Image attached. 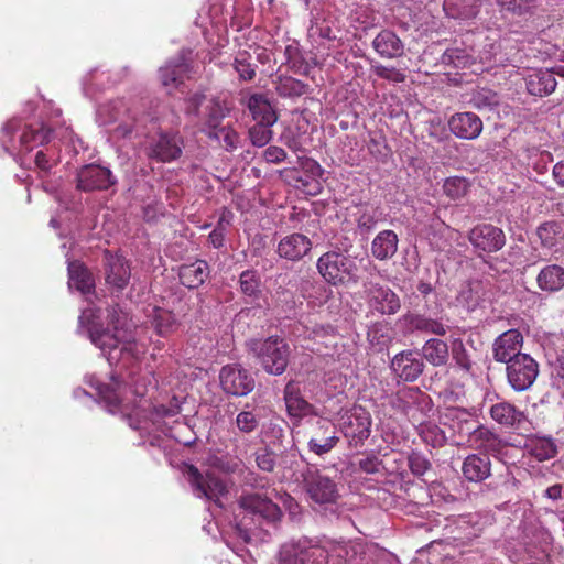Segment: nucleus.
Returning <instances> with one entry per match:
<instances>
[{
    "mask_svg": "<svg viewBox=\"0 0 564 564\" xmlns=\"http://www.w3.org/2000/svg\"><path fill=\"white\" fill-rule=\"evenodd\" d=\"M240 506L253 514L274 522L280 519L281 510L270 499L261 496L260 494H249L241 497Z\"/></svg>",
    "mask_w": 564,
    "mask_h": 564,
    "instance_id": "obj_23",
    "label": "nucleus"
},
{
    "mask_svg": "<svg viewBox=\"0 0 564 564\" xmlns=\"http://www.w3.org/2000/svg\"><path fill=\"white\" fill-rule=\"evenodd\" d=\"M223 390L231 395L243 397L254 388V380L248 370L239 365L224 366L219 373Z\"/></svg>",
    "mask_w": 564,
    "mask_h": 564,
    "instance_id": "obj_14",
    "label": "nucleus"
},
{
    "mask_svg": "<svg viewBox=\"0 0 564 564\" xmlns=\"http://www.w3.org/2000/svg\"><path fill=\"white\" fill-rule=\"evenodd\" d=\"M327 552L307 538L290 540L279 551V564H324Z\"/></svg>",
    "mask_w": 564,
    "mask_h": 564,
    "instance_id": "obj_7",
    "label": "nucleus"
},
{
    "mask_svg": "<svg viewBox=\"0 0 564 564\" xmlns=\"http://www.w3.org/2000/svg\"><path fill=\"white\" fill-rule=\"evenodd\" d=\"M464 477L474 482L487 479L491 474V462L488 456L468 455L462 466Z\"/></svg>",
    "mask_w": 564,
    "mask_h": 564,
    "instance_id": "obj_28",
    "label": "nucleus"
},
{
    "mask_svg": "<svg viewBox=\"0 0 564 564\" xmlns=\"http://www.w3.org/2000/svg\"><path fill=\"white\" fill-rule=\"evenodd\" d=\"M545 496L549 498V499H552V500H557L561 498L562 496V485L560 484H556V485H553L551 487H549L546 490H545Z\"/></svg>",
    "mask_w": 564,
    "mask_h": 564,
    "instance_id": "obj_63",
    "label": "nucleus"
},
{
    "mask_svg": "<svg viewBox=\"0 0 564 564\" xmlns=\"http://www.w3.org/2000/svg\"><path fill=\"white\" fill-rule=\"evenodd\" d=\"M236 426L241 433L250 434L259 426V417L253 411L243 410L236 416Z\"/></svg>",
    "mask_w": 564,
    "mask_h": 564,
    "instance_id": "obj_51",
    "label": "nucleus"
},
{
    "mask_svg": "<svg viewBox=\"0 0 564 564\" xmlns=\"http://www.w3.org/2000/svg\"><path fill=\"white\" fill-rule=\"evenodd\" d=\"M86 381L96 388L107 410L110 413L127 415L133 429L148 433L158 431L173 436L171 423L177 422L175 417L180 414L181 408L175 403L170 406L160 405L148 409L149 403L143 400V397L148 392V386L151 384L149 377L140 381L131 378L129 383H122L119 379L111 377L110 383L101 384L95 376H89Z\"/></svg>",
    "mask_w": 564,
    "mask_h": 564,
    "instance_id": "obj_1",
    "label": "nucleus"
},
{
    "mask_svg": "<svg viewBox=\"0 0 564 564\" xmlns=\"http://www.w3.org/2000/svg\"><path fill=\"white\" fill-rule=\"evenodd\" d=\"M527 451L539 462L547 460L556 456L557 445L552 437L536 436L527 444Z\"/></svg>",
    "mask_w": 564,
    "mask_h": 564,
    "instance_id": "obj_40",
    "label": "nucleus"
},
{
    "mask_svg": "<svg viewBox=\"0 0 564 564\" xmlns=\"http://www.w3.org/2000/svg\"><path fill=\"white\" fill-rule=\"evenodd\" d=\"M68 286L76 289L83 294L89 293L94 289V279L87 269L79 262L68 263Z\"/></svg>",
    "mask_w": 564,
    "mask_h": 564,
    "instance_id": "obj_37",
    "label": "nucleus"
},
{
    "mask_svg": "<svg viewBox=\"0 0 564 564\" xmlns=\"http://www.w3.org/2000/svg\"><path fill=\"white\" fill-rule=\"evenodd\" d=\"M209 268L206 261L197 260L189 264H183L180 268L178 276L183 285L188 289H195L202 285L207 279Z\"/></svg>",
    "mask_w": 564,
    "mask_h": 564,
    "instance_id": "obj_33",
    "label": "nucleus"
},
{
    "mask_svg": "<svg viewBox=\"0 0 564 564\" xmlns=\"http://www.w3.org/2000/svg\"><path fill=\"white\" fill-rule=\"evenodd\" d=\"M191 55V50H182L176 57L159 69V76L164 87L176 88L185 78L189 77Z\"/></svg>",
    "mask_w": 564,
    "mask_h": 564,
    "instance_id": "obj_15",
    "label": "nucleus"
},
{
    "mask_svg": "<svg viewBox=\"0 0 564 564\" xmlns=\"http://www.w3.org/2000/svg\"><path fill=\"white\" fill-rule=\"evenodd\" d=\"M256 462L260 469L264 471H272L275 466L273 453L264 449L256 454Z\"/></svg>",
    "mask_w": 564,
    "mask_h": 564,
    "instance_id": "obj_56",
    "label": "nucleus"
},
{
    "mask_svg": "<svg viewBox=\"0 0 564 564\" xmlns=\"http://www.w3.org/2000/svg\"><path fill=\"white\" fill-rule=\"evenodd\" d=\"M452 357L459 368L465 371H470L471 360L464 343L460 339H457L453 343Z\"/></svg>",
    "mask_w": 564,
    "mask_h": 564,
    "instance_id": "obj_52",
    "label": "nucleus"
},
{
    "mask_svg": "<svg viewBox=\"0 0 564 564\" xmlns=\"http://www.w3.org/2000/svg\"><path fill=\"white\" fill-rule=\"evenodd\" d=\"M226 108L218 100H208L199 119L203 123L202 131L206 133V131L219 129L221 120L226 117Z\"/></svg>",
    "mask_w": 564,
    "mask_h": 564,
    "instance_id": "obj_39",
    "label": "nucleus"
},
{
    "mask_svg": "<svg viewBox=\"0 0 564 564\" xmlns=\"http://www.w3.org/2000/svg\"><path fill=\"white\" fill-rule=\"evenodd\" d=\"M303 482L310 497L317 503L335 502L338 498L336 482L318 470L307 467L302 474Z\"/></svg>",
    "mask_w": 564,
    "mask_h": 564,
    "instance_id": "obj_11",
    "label": "nucleus"
},
{
    "mask_svg": "<svg viewBox=\"0 0 564 564\" xmlns=\"http://www.w3.org/2000/svg\"><path fill=\"white\" fill-rule=\"evenodd\" d=\"M448 126L457 138L465 140H474L482 131V121L473 112L456 113L449 119Z\"/></svg>",
    "mask_w": 564,
    "mask_h": 564,
    "instance_id": "obj_22",
    "label": "nucleus"
},
{
    "mask_svg": "<svg viewBox=\"0 0 564 564\" xmlns=\"http://www.w3.org/2000/svg\"><path fill=\"white\" fill-rule=\"evenodd\" d=\"M413 326L416 330L430 333L437 336H444L447 333V326L440 319H434L424 316H417L413 319Z\"/></svg>",
    "mask_w": 564,
    "mask_h": 564,
    "instance_id": "obj_48",
    "label": "nucleus"
},
{
    "mask_svg": "<svg viewBox=\"0 0 564 564\" xmlns=\"http://www.w3.org/2000/svg\"><path fill=\"white\" fill-rule=\"evenodd\" d=\"M499 96L491 89L480 88L473 94L471 104L480 110H492L499 105Z\"/></svg>",
    "mask_w": 564,
    "mask_h": 564,
    "instance_id": "obj_45",
    "label": "nucleus"
},
{
    "mask_svg": "<svg viewBox=\"0 0 564 564\" xmlns=\"http://www.w3.org/2000/svg\"><path fill=\"white\" fill-rule=\"evenodd\" d=\"M206 134L209 138L216 139L218 141L224 142V148L227 151H234L238 148L239 144V135L238 133L229 127H220L215 131H206Z\"/></svg>",
    "mask_w": 564,
    "mask_h": 564,
    "instance_id": "obj_49",
    "label": "nucleus"
},
{
    "mask_svg": "<svg viewBox=\"0 0 564 564\" xmlns=\"http://www.w3.org/2000/svg\"><path fill=\"white\" fill-rule=\"evenodd\" d=\"M105 259L107 284L118 291L123 290L128 285L131 275L127 260L122 256L110 254L109 252H106Z\"/></svg>",
    "mask_w": 564,
    "mask_h": 564,
    "instance_id": "obj_21",
    "label": "nucleus"
},
{
    "mask_svg": "<svg viewBox=\"0 0 564 564\" xmlns=\"http://www.w3.org/2000/svg\"><path fill=\"white\" fill-rule=\"evenodd\" d=\"M419 434L426 444L433 447H441L446 442L445 432L432 422L420 424Z\"/></svg>",
    "mask_w": 564,
    "mask_h": 564,
    "instance_id": "obj_42",
    "label": "nucleus"
},
{
    "mask_svg": "<svg viewBox=\"0 0 564 564\" xmlns=\"http://www.w3.org/2000/svg\"><path fill=\"white\" fill-rule=\"evenodd\" d=\"M263 156L269 163H280L285 160L286 152L276 145H270L264 150Z\"/></svg>",
    "mask_w": 564,
    "mask_h": 564,
    "instance_id": "obj_57",
    "label": "nucleus"
},
{
    "mask_svg": "<svg viewBox=\"0 0 564 564\" xmlns=\"http://www.w3.org/2000/svg\"><path fill=\"white\" fill-rule=\"evenodd\" d=\"M35 164L36 166L42 171H50L53 166L51 159L47 158V154L44 153L42 150L37 151L35 155Z\"/></svg>",
    "mask_w": 564,
    "mask_h": 564,
    "instance_id": "obj_61",
    "label": "nucleus"
},
{
    "mask_svg": "<svg viewBox=\"0 0 564 564\" xmlns=\"http://www.w3.org/2000/svg\"><path fill=\"white\" fill-rule=\"evenodd\" d=\"M241 292L249 297H258L260 294V276L254 270L241 272L239 278Z\"/></svg>",
    "mask_w": 564,
    "mask_h": 564,
    "instance_id": "obj_44",
    "label": "nucleus"
},
{
    "mask_svg": "<svg viewBox=\"0 0 564 564\" xmlns=\"http://www.w3.org/2000/svg\"><path fill=\"white\" fill-rule=\"evenodd\" d=\"M340 431L350 447H361L370 436L372 419L361 406H355L340 417Z\"/></svg>",
    "mask_w": 564,
    "mask_h": 564,
    "instance_id": "obj_8",
    "label": "nucleus"
},
{
    "mask_svg": "<svg viewBox=\"0 0 564 564\" xmlns=\"http://www.w3.org/2000/svg\"><path fill=\"white\" fill-rule=\"evenodd\" d=\"M480 6V0H444L443 9L452 19L471 20L479 13Z\"/></svg>",
    "mask_w": 564,
    "mask_h": 564,
    "instance_id": "obj_32",
    "label": "nucleus"
},
{
    "mask_svg": "<svg viewBox=\"0 0 564 564\" xmlns=\"http://www.w3.org/2000/svg\"><path fill=\"white\" fill-rule=\"evenodd\" d=\"M469 188V183L465 177L452 176L445 180L443 191L452 199L464 197Z\"/></svg>",
    "mask_w": 564,
    "mask_h": 564,
    "instance_id": "obj_46",
    "label": "nucleus"
},
{
    "mask_svg": "<svg viewBox=\"0 0 564 564\" xmlns=\"http://www.w3.org/2000/svg\"><path fill=\"white\" fill-rule=\"evenodd\" d=\"M420 355L434 367L445 366L449 358L448 345L438 338L427 339L422 346Z\"/></svg>",
    "mask_w": 564,
    "mask_h": 564,
    "instance_id": "obj_34",
    "label": "nucleus"
},
{
    "mask_svg": "<svg viewBox=\"0 0 564 564\" xmlns=\"http://www.w3.org/2000/svg\"><path fill=\"white\" fill-rule=\"evenodd\" d=\"M307 89L306 84L290 76H280L275 82L276 94L284 98L300 97L306 94Z\"/></svg>",
    "mask_w": 564,
    "mask_h": 564,
    "instance_id": "obj_41",
    "label": "nucleus"
},
{
    "mask_svg": "<svg viewBox=\"0 0 564 564\" xmlns=\"http://www.w3.org/2000/svg\"><path fill=\"white\" fill-rule=\"evenodd\" d=\"M256 67L247 52H240L235 57L234 68L242 80H252L256 76Z\"/></svg>",
    "mask_w": 564,
    "mask_h": 564,
    "instance_id": "obj_47",
    "label": "nucleus"
},
{
    "mask_svg": "<svg viewBox=\"0 0 564 564\" xmlns=\"http://www.w3.org/2000/svg\"><path fill=\"white\" fill-rule=\"evenodd\" d=\"M332 429V425L326 420L317 421V429L315 430L313 436L308 441V449L318 455L323 456L329 453L339 442V437L336 435L335 431L328 433Z\"/></svg>",
    "mask_w": 564,
    "mask_h": 564,
    "instance_id": "obj_24",
    "label": "nucleus"
},
{
    "mask_svg": "<svg viewBox=\"0 0 564 564\" xmlns=\"http://www.w3.org/2000/svg\"><path fill=\"white\" fill-rule=\"evenodd\" d=\"M317 270L324 280L333 285L358 281L356 260L340 252L328 251L317 260Z\"/></svg>",
    "mask_w": 564,
    "mask_h": 564,
    "instance_id": "obj_6",
    "label": "nucleus"
},
{
    "mask_svg": "<svg viewBox=\"0 0 564 564\" xmlns=\"http://www.w3.org/2000/svg\"><path fill=\"white\" fill-rule=\"evenodd\" d=\"M380 460L377 456H367L359 460V468L367 474H377L380 469Z\"/></svg>",
    "mask_w": 564,
    "mask_h": 564,
    "instance_id": "obj_58",
    "label": "nucleus"
},
{
    "mask_svg": "<svg viewBox=\"0 0 564 564\" xmlns=\"http://www.w3.org/2000/svg\"><path fill=\"white\" fill-rule=\"evenodd\" d=\"M408 460L409 468L415 476H423L431 467L429 459L420 453H412Z\"/></svg>",
    "mask_w": 564,
    "mask_h": 564,
    "instance_id": "obj_54",
    "label": "nucleus"
},
{
    "mask_svg": "<svg viewBox=\"0 0 564 564\" xmlns=\"http://www.w3.org/2000/svg\"><path fill=\"white\" fill-rule=\"evenodd\" d=\"M490 416L506 427L521 429L528 423L525 414L509 402H498L490 406Z\"/></svg>",
    "mask_w": 564,
    "mask_h": 564,
    "instance_id": "obj_25",
    "label": "nucleus"
},
{
    "mask_svg": "<svg viewBox=\"0 0 564 564\" xmlns=\"http://www.w3.org/2000/svg\"><path fill=\"white\" fill-rule=\"evenodd\" d=\"M248 108L257 123L274 124L278 120L275 111L261 95H252L249 98Z\"/></svg>",
    "mask_w": 564,
    "mask_h": 564,
    "instance_id": "obj_38",
    "label": "nucleus"
},
{
    "mask_svg": "<svg viewBox=\"0 0 564 564\" xmlns=\"http://www.w3.org/2000/svg\"><path fill=\"white\" fill-rule=\"evenodd\" d=\"M469 442L475 449L490 455L500 453L502 447L499 437L486 427L475 430L469 437Z\"/></svg>",
    "mask_w": 564,
    "mask_h": 564,
    "instance_id": "obj_35",
    "label": "nucleus"
},
{
    "mask_svg": "<svg viewBox=\"0 0 564 564\" xmlns=\"http://www.w3.org/2000/svg\"><path fill=\"white\" fill-rule=\"evenodd\" d=\"M368 306L381 315H393L400 307L399 296L388 286L366 281L364 283Z\"/></svg>",
    "mask_w": 564,
    "mask_h": 564,
    "instance_id": "obj_12",
    "label": "nucleus"
},
{
    "mask_svg": "<svg viewBox=\"0 0 564 564\" xmlns=\"http://www.w3.org/2000/svg\"><path fill=\"white\" fill-rule=\"evenodd\" d=\"M523 344V336L518 329H509L499 335L492 344L494 359L498 362L508 364L517 356L523 355L520 351Z\"/></svg>",
    "mask_w": 564,
    "mask_h": 564,
    "instance_id": "obj_18",
    "label": "nucleus"
},
{
    "mask_svg": "<svg viewBox=\"0 0 564 564\" xmlns=\"http://www.w3.org/2000/svg\"><path fill=\"white\" fill-rule=\"evenodd\" d=\"M525 85L529 94L542 97L555 90L556 79L550 69H533L527 75Z\"/></svg>",
    "mask_w": 564,
    "mask_h": 564,
    "instance_id": "obj_27",
    "label": "nucleus"
},
{
    "mask_svg": "<svg viewBox=\"0 0 564 564\" xmlns=\"http://www.w3.org/2000/svg\"><path fill=\"white\" fill-rule=\"evenodd\" d=\"M311 250V239L300 232H293L284 236L276 247V253L279 257L292 262L302 260Z\"/></svg>",
    "mask_w": 564,
    "mask_h": 564,
    "instance_id": "obj_20",
    "label": "nucleus"
},
{
    "mask_svg": "<svg viewBox=\"0 0 564 564\" xmlns=\"http://www.w3.org/2000/svg\"><path fill=\"white\" fill-rule=\"evenodd\" d=\"M97 121L100 126H113L110 132L117 139L132 138L138 133V120L122 99L100 105L97 109Z\"/></svg>",
    "mask_w": 564,
    "mask_h": 564,
    "instance_id": "obj_5",
    "label": "nucleus"
},
{
    "mask_svg": "<svg viewBox=\"0 0 564 564\" xmlns=\"http://www.w3.org/2000/svg\"><path fill=\"white\" fill-rule=\"evenodd\" d=\"M536 235L544 248L554 252L564 249V219L550 220L541 224Z\"/></svg>",
    "mask_w": 564,
    "mask_h": 564,
    "instance_id": "obj_26",
    "label": "nucleus"
},
{
    "mask_svg": "<svg viewBox=\"0 0 564 564\" xmlns=\"http://www.w3.org/2000/svg\"><path fill=\"white\" fill-rule=\"evenodd\" d=\"M536 284L543 292L555 293L564 289V267L547 264L536 275Z\"/></svg>",
    "mask_w": 564,
    "mask_h": 564,
    "instance_id": "obj_29",
    "label": "nucleus"
},
{
    "mask_svg": "<svg viewBox=\"0 0 564 564\" xmlns=\"http://www.w3.org/2000/svg\"><path fill=\"white\" fill-rule=\"evenodd\" d=\"M372 47L383 58H395L403 54V43L389 30L381 31L373 39Z\"/></svg>",
    "mask_w": 564,
    "mask_h": 564,
    "instance_id": "obj_31",
    "label": "nucleus"
},
{
    "mask_svg": "<svg viewBox=\"0 0 564 564\" xmlns=\"http://www.w3.org/2000/svg\"><path fill=\"white\" fill-rule=\"evenodd\" d=\"M153 325L159 335L165 336L176 327V318L170 311L154 308Z\"/></svg>",
    "mask_w": 564,
    "mask_h": 564,
    "instance_id": "obj_43",
    "label": "nucleus"
},
{
    "mask_svg": "<svg viewBox=\"0 0 564 564\" xmlns=\"http://www.w3.org/2000/svg\"><path fill=\"white\" fill-rule=\"evenodd\" d=\"M398 235L390 229L380 231L371 242V254L380 261L391 259L398 250Z\"/></svg>",
    "mask_w": 564,
    "mask_h": 564,
    "instance_id": "obj_30",
    "label": "nucleus"
},
{
    "mask_svg": "<svg viewBox=\"0 0 564 564\" xmlns=\"http://www.w3.org/2000/svg\"><path fill=\"white\" fill-rule=\"evenodd\" d=\"M273 124H267L265 122L256 123L249 130V137L253 145L256 147H264L268 144L272 137L273 132L271 127Z\"/></svg>",
    "mask_w": 564,
    "mask_h": 564,
    "instance_id": "obj_50",
    "label": "nucleus"
},
{
    "mask_svg": "<svg viewBox=\"0 0 564 564\" xmlns=\"http://www.w3.org/2000/svg\"><path fill=\"white\" fill-rule=\"evenodd\" d=\"M284 401L288 412L292 416L302 417L311 412V405L300 394L294 382H289L284 388Z\"/></svg>",
    "mask_w": 564,
    "mask_h": 564,
    "instance_id": "obj_36",
    "label": "nucleus"
},
{
    "mask_svg": "<svg viewBox=\"0 0 564 564\" xmlns=\"http://www.w3.org/2000/svg\"><path fill=\"white\" fill-rule=\"evenodd\" d=\"M184 139L176 131H161L148 148V155L160 162L177 160L183 152Z\"/></svg>",
    "mask_w": 564,
    "mask_h": 564,
    "instance_id": "obj_13",
    "label": "nucleus"
},
{
    "mask_svg": "<svg viewBox=\"0 0 564 564\" xmlns=\"http://www.w3.org/2000/svg\"><path fill=\"white\" fill-rule=\"evenodd\" d=\"M391 369L402 380L412 382L423 372L424 364L419 351L404 350L393 357Z\"/></svg>",
    "mask_w": 564,
    "mask_h": 564,
    "instance_id": "obj_19",
    "label": "nucleus"
},
{
    "mask_svg": "<svg viewBox=\"0 0 564 564\" xmlns=\"http://www.w3.org/2000/svg\"><path fill=\"white\" fill-rule=\"evenodd\" d=\"M553 178L556 182V184L561 187H564V160L557 162L553 166Z\"/></svg>",
    "mask_w": 564,
    "mask_h": 564,
    "instance_id": "obj_62",
    "label": "nucleus"
},
{
    "mask_svg": "<svg viewBox=\"0 0 564 564\" xmlns=\"http://www.w3.org/2000/svg\"><path fill=\"white\" fill-rule=\"evenodd\" d=\"M372 70L378 77L387 79L392 83H403L405 80V75L394 67L376 65L372 67Z\"/></svg>",
    "mask_w": 564,
    "mask_h": 564,
    "instance_id": "obj_55",
    "label": "nucleus"
},
{
    "mask_svg": "<svg viewBox=\"0 0 564 564\" xmlns=\"http://www.w3.org/2000/svg\"><path fill=\"white\" fill-rule=\"evenodd\" d=\"M94 317L95 312L91 308H86L79 316V324L80 326L87 324L91 343L101 350L110 365L121 362L126 368L144 356L147 346L132 338L128 329L126 314L118 312L117 308L109 311L107 329L99 328L91 321Z\"/></svg>",
    "mask_w": 564,
    "mask_h": 564,
    "instance_id": "obj_2",
    "label": "nucleus"
},
{
    "mask_svg": "<svg viewBox=\"0 0 564 564\" xmlns=\"http://www.w3.org/2000/svg\"><path fill=\"white\" fill-rule=\"evenodd\" d=\"M51 130L41 126L34 128L31 126H21L19 120L8 121L0 137V142L3 150L17 156L30 152L34 147L41 145L50 140Z\"/></svg>",
    "mask_w": 564,
    "mask_h": 564,
    "instance_id": "obj_3",
    "label": "nucleus"
},
{
    "mask_svg": "<svg viewBox=\"0 0 564 564\" xmlns=\"http://www.w3.org/2000/svg\"><path fill=\"white\" fill-rule=\"evenodd\" d=\"M552 375L564 381V362H560V365L554 366Z\"/></svg>",
    "mask_w": 564,
    "mask_h": 564,
    "instance_id": "obj_64",
    "label": "nucleus"
},
{
    "mask_svg": "<svg viewBox=\"0 0 564 564\" xmlns=\"http://www.w3.org/2000/svg\"><path fill=\"white\" fill-rule=\"evenodd\" d=\"M207 104L206 97L202 93H194L185 100V113L188 117L200 119L203 112L200 107Z\"/></svg>",
    "mask_w": 564,
    "mask_h": 564,
    "instance_id": "obj_53",
    "label": "nucleus"
},
{
    "mask_svg": "<svg viewBox=\"0 0 564 564\" xmlns=\"http://www.w3.org/2000/svg\"><path fill=\"white\" fill-rule=\"evenodd\" d=\"M357 224L361 230L370 231L375 228L377 221L371 214L364 213L358 217Z\"/></svg>",
    "mask_w": 564,
    "mask_h": 564,
    "instance_id": "obj_60",
    "label": "nucleus"
},
{
    "mask_svg": "<svg viewBox=\"0 0 564 564\" xmlns=\"http://www.w3.org/2000/svg\"><path fill=\"white\" fill-rule=\"evenodd\" d=\"M506 365L508 382L518 392L531 388L539 375V365L529 354L517 356Z\"/></svg>",
    "mask_w": 564,
    "mask_h": 564,
    "instance_id": "obj_10",
    "label": "nucleus"
},
{
    "mask_svg": "<svg viewBox=\"0 0 564 564\" xmlns=\"http://www.w3.org/2000/svg\"><path fill=\"white\" fill-rule=\"evenodd\" d=\"M468 238L476 249L485 252H496L500 250L506 242L503 231L490 224L476 226L470 230Z\"/></svg>",
    "mask_w": 564,
    "mask_h": 564,
    "instance_id": "obj_16",
    "label": "nucleus"
},
{
    "mask_svg": "<svg viewBox=\"0 0 564 564\" xmlns=\"http://www.w3.org/2000/svg\"><path fill=\"white\" fill-rule=\"evenodd\" d=\"M209 241L212 246L216 249H219L224 246L225 241V226L223 221H218L215 229L209 234Z\"/></svg>",
    "mask_w": 564,
    "mask_h": 564,
    "instance_id": "obj_59",
    "label": "nucleus"
},
{
    "mask_svg": "<svg viewBox=\"0 0 564 564\" xmlns=\"http://www.w3.org/2000/svg\"><path fill=\"white\" fill-rule=\"evenodd\" d=\"M115 184L111 172L102 166L89 164L77 173V188L85 192L107 189Z\"/></svg>",
    "mask_w": 564,
    "mask_h": 564,
    "instance_id": "obj_17",
    "label": "nucleus"
},
{
    "mask_svg": "<svg viewBox=\"0 0 564 564\" xmlns=\"http://www.w3.org/2000/svg\"><path fill=\"white\" fill-rule=\"evenodd\" d=\"M184 476L196 497H205L208 500H213L219 507H223L220 498L227 492V489L221 479L210 474L204 476L193 465L185 467Z\"/></svg>",
    "mask_w": 564,
    "mask_h": 564,
    "instance_id": "obj_9",
    "label": "nucleus"
},
{
    "mask_svg": "<svg viewBox=\"0 0 564 564\" xmlns=\"http://www.w3.org/2000/svg\"><path fill=\"white\" fill-rule=\"evenodd\" d=\"M248 350L259 360L265 372L274 376L282 375L289 364L290 346L278 337L265 339H250L247 341Z\"/></svg>",
    "mask_w": 564,
    "mask_h": 564,
    "instance_id": "obj_4",
    "label": "nucleus"
}]
</instances>
